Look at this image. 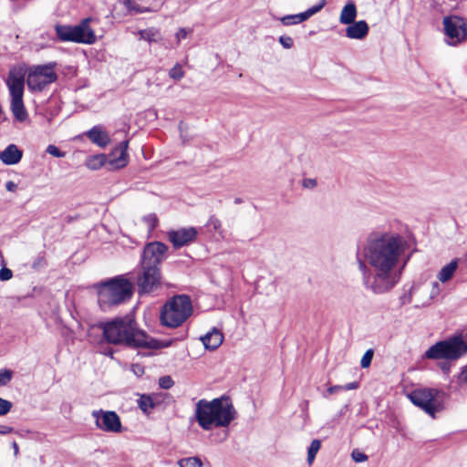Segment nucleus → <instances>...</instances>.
I'll list each match as a JSON object with an SVG mask.
<instances>
[{"label": "nucleus", "mask_w": 467, "mask_h": 467, "mask_svg": "<svg viewBox=\"0 0 467 467\" xmlns=\"http://www.w3.org/2000/svg\"><path fill=\"white\" fill-rule=\"evenodd\" d=\"M206 226L212 227V229L218 233L221 236L223 235V231L222 230V223L219 218H217L215 215H211L209 217V220L206 223Z\"/></svg>", "instance_id": "30"}, {"label": "nucleus", "mask_w": 467, "mask_h": 467, "mask_svg": "<svg viewBox=\"0 0 467 467\" xmlns=\"http://www.w3.org/2000/svg\"><path fill=\"white\" fill-rule=\"evenodd\" d=\"M13 448H14V452L16 455L18 453L19 448H18V444L16 441L13 442Z\"/></svg>", "instance_id": "50"}, {"label": "nucleus", "mask_w": 467, "mask_h": 467, "mask_svg": "<svg viewBox=\"0 0 467 467\" xmlns=\"http://www.w3.org/2000/svg\"><path fill=\"white\" fill-rule=\"evenodd\" d=\"M47 265L44 256H38L33 263L32 267L34 269H38L40 267H44Z\"/></svg>", "instance_id": "40"}, {"label": "nucleus", "mask_w": 467, "mask_h": 467, "mask_svg": "<svg viewBox=\"0 0 467 467\" xmlns=\"http://www.w3.org/2000/svg\"><path fill=\"white\" fill-rule=\"evenodd\" d=\"M414 288L415 286H411L408 293H405L400 297V303L401 306L410 304L411 302Z\"/></svg>", "instance_id": "37"}, {"label": "nucleus", "mask_w": 467, "mask_h": 467, "mask_svg": "<svg viewBox=\"0 0 467 467\" xmlns=\"http://www.w3.org/2000/svg\"><path fill=\"white\" fill-rule=\"evenodd\" d=\"M90 18L83 19L77 26L57 25L55 30L62 42L93 44L96 41L94 31L89 26Z\"/></svg>", "instance_id": "7"}, {"label": "nucleus", "mask_w": 467, "mask_h": 467, "mask_svg": "<svg viewBox=\"0 0 467 467\" xmlns=\"http://www.w3.org/2000/svg\"><path fill=\"white\" fill-rule=\"evenodd\" d=\"M351 457L356 462H364L368 460V456L358 450H353L351 452Z\"/></svg>", "instance_id": "36"}, {"label": "nucleus", "mask_w": 467, "mask_h": 467, "mask_svg": "<svg viewBox=\"0 0 467 467\" xmlns=\"http://www.w3.org/2000/svg\"><path fill=\"white\" fill-rule=\"evenodd\" d=\"M23 157V151L15 144L8 145L0 152V161L5 165H15L18 163Z\"/></svg>", "instance_id": "18"}, {"label": "nucleus", "mask_w": 467, "mask_h": 467, "mask_svg": "<svg viewBox=\"0 0 467 467\" xmlns=\"http://www.w3.org/2000/svg\"><path fill=\"white\" fill-rule=\"evenodd\" d=\"M357 6L353 1H348L341 10L339 22L343 25H350L357 17Z\"/></svg>", "instance_id": "22"}, {"label": "nucleus", "mask_w": 467, "mask_h": 467, "mask_svg": "<svg viewBox=\"0 0 467 467\" xmlns=\"http://www.w3.org/2000/svg\"><path fill=\"white\" fill-rule=\"evenodd\" d=\"M197 234L195 227L180 228L168 232V239L175 249H179L194 242Z\"/></svg>", "instance_id": "15"}, {"label": "nucleus", "mask_w": 467, "mask_h": 467, "mask_svg": "<svg viewBox=\"0 0 467 467\" xmlns=\"http://www.w3.org/2000/svg\"><path fill=\"white\" fill-rule=\"evenodd\" d=\"M303 185L306 188H314L317 185V182L314 179H306Z\"/></svg>", "instance_id": "45"}, {"label": "nucleus", "mask_w": 467, "mask_h": 467, "mask_svg": "<svg viewBox=\"0 0 467 467\" xmlns=\"http://www.w3.org/2000/svg\"><path fill=\"white\" fill-rule=\"evenodd\" d=\"M373 356H374V350L371 348L368 349L365 352V354L363 355L361 361H360V366L362 368H367L370 366Z\"/></svg>", "instance_id": "31"}, {"label": "nucleus", "mask_w": 467, "mask_h": 467, "mask_svg": "<svg viewBox=\"0 0 467 467\" xmlns=\"http://www.w3.org/2000/svg\"><path fill=\"white\" fill-rule=\"evenodd\" d=\"M133 371L136 375H142L144 373V368L140 365H136L134 366Z\"/></svg>", "instance_id": "48"}, {"label": "nucleus", "mask_w": 467, "mask_h": 467, "mask_svg": "<svg viewBox=\"0 0 467 467\" xmlns=\"http://www.w3.org/2000/svg\"><path fill=\"white\" fill-rule=\"evenodd\" d=\"M227 436H228V431H223V437H222L221 441L226 440Z\"/></svg>", "instance_id": "51"}, {"label": "nucleus", "mask_w": 467, "mask_h": 467, "mask_svg": "<svg viewBox=\"0 0 467 467\" xmlns=\"http://www.w3.org/2000/svg\"><path fill=\"white\" fill-rule=\"evenodd\" d=\"M185 75V72L180 63H176L169 71V77L175 80H181Z\"/></svg>", "instance_id": "28"}, {"label": "nucleus", "mask_w": 467, "mask_h": 467, "mask_svg": "<svg viewBox=\"0 0 467 467\" xmlns=\"http://www.w3.org/2000/svg\"><path fill=\"white\" fill-rule=\"evenodd\" d=\"M92 417L95 419L97 428L106 432L119 433L122 431L119 416L112 410H93Z\"/></svg>", "instance_id": "14"}, {"label": "nucleus", "mask_w": 467, "mask_h": 467, "mask_svg": "<svg viewBox=\"0 0 467 467\" xmlns=\"http://www.w3.org/2000/svg\"><path fill=\"white\" fill-rule=\"evenodd\" d=\"M406 245L405 238L394 232L377 230L368 234L356 254L362 285L367 290L381 295L399 283V265Z\"/></svg>", "instance_id": "1"}, {"label": "nucleus", "mask_w": 467, "mask_h": 467, "mask_svg": "<svg viewBox=\"0 0 467 467\" xmlns=\"http://www.w3.org/2000/svg\"><path fill=\"white\" fill-rule=\"evenodd\" d=\"M11 99H23L25 79L22 76L10 74L7 79Z\"/></svg>", "instance_id": "20"}, {"label": "nucleus", "mask_w": 467, "mask_h": 467, "mask_svg": "<svg viewBox=\"0 0 467 467\" xmlns=\"http://www.w3.org/2000/svg\"><path fill=\"white\" fill-rule=\"evenodd\" d=\"M192 313V300L189 296H174L161 308L160 320L167 327H178L184 323Z\"/></svg>", "instance_id": "6"}, {"label": "nucleus", "mask_w": 467, "mask_h": 467, "mask_svg": "<svg viewBox=\"0 0 467 467\" xmlns=\"http://www.w3.org/2000/svg\"><path fill=\"white\" fill-rule=\"evenodd\" d=\"M168 250V246L161 242L148 243L143 248L140 265L161 268V263L167 257Z\"/></svg>", "instance_id": "13"}, {"label": "nucleus", "mask_w": 467, "mask_h": 467, "mask_svg": "<svg viewBox=\"0 0 467 467\" xmlns=\"http://www.w3.org/2000/svg\"><path fill=\"white\" fill-rule=\"evenodd\" d=\"M242 202H243V200H242L241 198H238V197H237V198H235V199H234V203H235V204H240V203H242Z\"/></svg>", "instance_id": "52"}, {"label": "nucleus", "mask_w": 467, "mask_h": 467, "mask_svg": "<svg viewBox=\"0 0 467 467\" xmlns=\"http://www.w3.org/2000/svg\"><path fill=\"white\" fill-rule=\"evenodd\" d=\"M326 5V0H321L319 4L313 5L306 11L296 14L287 15L280 18L281 23L284 26L297 25L301 22L307 20L309 17L318 13Z\"/></svg>", "instance_id": "16"}, {"label": "nucleus", "mask_w": 467, "mask_h": 467, "mask_svg": "<svg viewBox=\"0 0 467 467\" xmlns=\"http://www.w3.org/2000/svg\"><path fill=\"white\" fill-rule=\"evenodd\" d=\"M147 221L151 222V226L155 227L157 223V218L155 215H150L147 219Z\"/></svg>", "instance_id": "49"}, {"label": "nucleus", "mask_w": 467, "mask_h": 467, "mask_svg": "<svg viewBox=\"0 0 467 467\" xmlns=\"http://www.w3.org/2000/svg\"><path fill=\"white\" fill-rule=\"evenodd\" d=\"M200 339L206 349L215 350L222 345L223 335L219 329L213 327L211 331L201 337Z\"/></svg>", "instance_id": "19"}, {"label": "nucleus", "mask_w": 467, "mask_h": 467, "mask_svg": "<svg viewBox=\"0 0 467 467\" xmlns=\"http://www.w3.org/2000/svg\"><path fill=\"white\" fill-rule=\"evenodd\" d=\"M13 276V272L7 267H2L0 269V280L7 281L10 280Z\"/></svg>", "instance_id": "39"}, {"label": "nucleus", "mask_w": 467, "mask_h": 467, "mask_svg": "<svg viewBox=\"0 0 467 467\" xmlns=\"http://www.w3.org/2000/svg\"><path fill=\"white\" fill-rule=\"evenodd\" d=\"M12 402L0 397V416L6 415L12 409Z\"/></svg>", "instance_id": "33"}, {"label": "nucleus", "mask_w": 467, "mask_h": 467, "mask_svg": "<svg viewBox=\"0 0 467 467\" xmlns=\"http://www.w3.org/2000/svg\"><path fill=\"white\" fill-rule=\"evenodd\" d=\"M180 467H202V463L199 457H189L178 462Z\"/></svg>", "instance_id": "29"}, {"label": "nucleus", "mask_w": 467, "mask_h": 467, "mask_svg": "<svg viewBox=\"0 0 467 467\" xmlns=\"http://www.w3.org/2000/svg\"><path fill=\"white\" fill-rule=\"evenodd\" d=\"M99 328L109 344L148 349H160L169 346V343L152 338L144 331L138 329L134 320L128 317H115L110 321L100 323Z\"/></svg>", "instance_id": "2"}, {"label": "nucleus", "mask_w": 467, "mask_h": 467, "mask_svg": "<svg viewBox=\"0 0 467 467\" xmlns=\"http://www.w3.org/2000/svg\"><path fill=\"white\" fill-rule=\"evenodd\" d=\"M195 420L204 431L227 428L237 417L230 397L223 395L212 400H200L195 405Z\"/></svg>", "instance_id": "3"}, {"label": "nucleus", "mask_w": 467, "mask_h": 467, "mask_svg": "<svg viewBox=\"0 0 467 467\" xmlns=\"http://www.w3.org/2000/svg\"><path fill=\"white\" fill-rule=\"evenodd\" d=\"M140 36L149 42H157L161 39L160 32L154 28L140 31Z\"/></svg>", "instance_id": "27"}, {"label": "nucleus", "mask_w": 467, "mask_h": 467, "mask_svg": "<svg viewBox=\"0 0 467 467\" xmlns=\"http://www.w3.org/2000/svg\"><path fill=\"white\" fill-rule=\"evenodd\" d=\"M278 41L282 45V47L286 49L291 48L294 45L293 38L288 36H281Z\"/></svg>", "instance_id": "38"}, {"label": "nucleus", "mask_w": 467, "mask_h": 467, "mask_svg": "<svg viewBox=\"0 0 467 467\" xmlns=\"http://www.w3.org/2000/svg\"><path fill=\"white\" fill-rule=\"evenodd\" d=\"M189 31L186 28H180L176 33L177 42L180 43L182 39L186 38Z\"/></svg>", "instance_id": "41"}, {"label": "nucleus", "mask_w": 467, "mask_h": 467, "mask_svg": "<svg viewBox=\"0 0 467 467\" xmlns=\"http://www.w3.org/2000/svg\"><path fill=\"white\" fill-rule=\"evenodd\" d=\"M467 352V344L461 337H453L447 340L439 341L428 348L424 358L428 359H443L439 363L444 374L451 369V360H456Z\"/></svg>", "instance_id": "5"}, {"label": "nucleus", "mask_w": 467, "mask_h": 467, "mask_svg": "<svg viewBox=\"0 0 467 467\" xmlns=\"http://www.w3.org/2000/svg\"><path fill=\"white\" fill-rule=\"evenodd\" d=\"M174 384V381L172 380L171 376H163L161 377L159 379V385L163 389H171Z\"/></svg>", "instance_id": "35"}, {"label": "nucleus", "mask_w": 467, "mask_h": 467, "mask_svg": "<svg viewBox=\"0 0 467 467\" xmlns=\"http://www.w3.org/2000/svg\"><path fill=\"white\" fill-rule=\"evenodd\" d=\"M46 151L48 154H50V155H52L54 157H57V158H63V157L66 156V152L65 151L60 150L57 146L52 145V144H50V145H48L47 147Z\"/></svg>", "instance_id": "34"}, {"label": "nucleus", "mask_w": 467, "mask_h": 467, "mask_svg": "<svg viewBox=\"0 0 467 467\" xmlns=\"http://www.w3.org/2000/svg\"><path fill=\"white\" fill-rule=\"evenodd\" d=\"M13 377V371L11 369L4 368L0 370V387L5 386Z\"/></svg>", "instance_id": "32"}, {"label": "nucleus", "mask_w": 467, "mask_h": 467, "mask_svg": "<svg viewBox=\"0 0 467 467\" xmlns=\"http://www.w3.org/2000/svg\"><path fill=\"white\" fill-rule=\"evenodd\" d=\"M458 259H453L440 270L437 275V278L440 282L446 283L452 278L458 268Z\"/></svg>", "instance_id": "23"}, {"label": "nucleus", "mask_w": 467, "mask_h": 467, "mask_svg": "<svg viewBox=\"0 0 467 467\" xmlns=\"http://www.w3.org/2000/svg\"><path fill=\"white\" fill-rule=\"evenodd\" d=\"M14 431V428L6 426V425H0V434L6 435L9 433H12Z\"/></svg>", "instance_id": "43"}, {"label": "nucleus", "mask_w": 467, "mask_h": 467, "mask_svg": "<svg viewBox=\"0 0 467 467\" xmlns=\"http://www.w3.org/2000/svg\"><path fill=\"white\" fill-rule=\"evenodd\" d=\"M128 140L119 142L109 154L108 159L103 154L90 157L86 161L87 167L92 171L99 170L103 164H107L109 170L124 168L128 164Z\"/></svg>", "instance_id": "8"}, {"label": "nucleus", "mask_w": 467, "mask_h": 467, "mask_svg": "<svg viewBox=\"0 0 467 467\" xmlns=\"http://www.w3.org/2000/svg\"><path fill=\"white\" fill-rule=\"evenodd\" d=\"M88 138L96 145L105 148L110 142L109 134L99 126H94L87 132Z\"/></svg>", "instance_id": "21"}, {"label": "nucleus", "mask_w": 467, "mask_h": 467, "mask_svg": "<svg viewBox=\"0 0 467 467\" xmlns=\"http://www.w3.org/2000/svg\"><path fill=\"white\" fill-rule=\"evenodd\" d=\"M369 31L368 23L365 20L355 21L354 23L348 25L346 28V36L350 39H363L365 38Z\"/></svg>", "instance_id": "17"}, {"label": "nucleus", "mask_w": 467, "mask_h": 467, "mask_svg": "<svg viewBox=\"0 0 467 467\" xmlns=\"http://www.w3.org/2000/svg\"><path fill=\"white\" fill-rule=\"evenodd\" d=\"M138 406L144 413L148 414L155 407V403L150 395L142 394L138 400Z\"/></svg>", "instance_id": "25"}, {"label": "nucleus", "mask_w": 467, "mask_h": 467, "mask_svg": "<svg viewBox=\"0 0 467 467\" xmlns=\"http://www.w3.org/2000/svg\"><path fill=\"white\" fill-rule=\"evenodd\" d=\"M444 393L437 389H420L409 394L410 400L424 412L435 417V413L443 409Z\"/></svg>", "instance_id": "9"}, {"label": "nucleus", "mask_w": 467, "mask_h": 467, "mask_svg": "<svg viewBox=\"0 0 467 467\" xmlns=\"http://www.w3.org/2000/svg\"><path fill=\"white\" fill-rule=\"evenodd\" d=\"M56 66V62H49L29 67L26 77L28 89L32 92H40L48 85L56 82L57 80V74L55 72Z\"/></svg>", "instance_id": "10"}, {"label": "nucleus", "mask_w": 467, "mask_h": 467, "mask_svg": "<svg viewBox=\"0 0 467 467\" xmlns=\"http://www.w3.org/2000/svg\"><path fill=\"white\" fill-rule=\"evenodd\" d=\"M343 390V385H334L327 389L328 394H334L337 391Z\"/></svg>", "instance_id": "44"}, {"label": "nucleus", "mask_w": 467, "mask_h": 467, "mask_svg": "<svg viewBox=\"0 0 467 467\" xmlns=\"http://www.w3.org/2000/svg\"><path fill=\"white\" fill-rule=\"evenodd\" d=\"M321 448V441L319 440H313L307 450V463L311 465L316 458L317 453Z\"/></svg>", "instance_id": "26"}, {"label": "nucleus", "mask_w": 467, "mask_h": 467, "mask_svg": "<svg viewBox=\"0 0 467 467\" xmlns=\"http://www.w3.org/2000/svg\"><path fill=\"white\" fill-rule=\"evenodd\" d=\"M11 110L17 121L23 122L26 119L27 112L26 110L23 99H11Z\"/></svg>", "instance_id": "24"}, {"label": "nucleus", "mask_w": 467, "mask_h": 467, "mask_svg": "<svg viewBox=\"0 0 467 467\" xmlns=\"http://www.w3.org/2000/svg\"><path fill=\"white\" fill-rule=\"evenodd\" d=\"M5 189L8 191V192H16V189H17V184L15 183L14 182L12 181H8L6 183H5Z\"/></svg>", "instance_id": "46"}, {"label": "nucleus", "mask_w": 467, "mask_h": 467, "mask_svg": "<svg viewBox=\"0 0 467 467\" xmlns=\"http://www.w3.org/2000/svg\"><path fill=\"white\" fill-rule=\"evenodd\" d=\"M358 388V383L356 381L343 385V390H351V389H356Z\"/></svg>", "instance_id": "47"}, {"label": "nucleus", "mask_w": 467, "mask_h": 467, "mask_svg": "<svg viewBox=\"0 0 467 467\" xmlns=\"http://www.w3.org/2000/svg\"><path fill=\"white\" fill-rule=\"evenodd\" d=\"M445 42L450 46H457L467 39V24L458 16H448L442 20Z\"/></svg>", "instance_id": "11"}, {"label": "nucleus", "mask_w": 467, "mask_h": 467, "mask_svg": "<svg viewBox=\"0 0 467 467\" xmlns=\"http://www.w3.org/2000/svg\"><path fill=\"white\" fill-rule=\"evenodd\" d=\"M98 294V304L103 312L129 301L133 295L132 283L123 275L98 283L94 285Z\"/></svg>", "instance_id": "4"}, {"label": "nucleus", "mask_w": 467, "mask_h": 467, "mask_svg": "<svg viewBox=\"0 0 467 467\" xmlns=\"http://www.w3.org/2000/svg\"><path fill=\"white\" fill-rule=\"evenodd\" d=\"M440 285L438 282H433L432 283V288H431V298H433L435 296H437L439 294H440Z\"/></svg>", "instance_id": "42"}, {"label": "nucleus", "mask_w": 467, "mask_h": 467, "mask_svg": "<svg viewBox=\"0 0 467 467\" xmlns=\"http://www.w3.org/2000/svg\"><path fill=\"white\" fill-rule=\"evenodd\" d=\"M139 294H150L161 285V268L141 265V271L137 277Z\"/></svg>", "instance_id": "12"}]
</instances>
